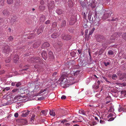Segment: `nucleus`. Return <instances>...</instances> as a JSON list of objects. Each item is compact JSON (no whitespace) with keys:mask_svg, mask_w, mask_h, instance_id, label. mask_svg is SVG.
I'll use <instances>...</instances> for the list:
<instances>
[{"mask_svg":"<svg viewBox=\"0 0 126 126\" xmlns=\"http://www.w3.org/2000/svg\"><path fill=\"white\" fill-rule=\"evenodd\" d=\"M122 33L121 32H116L114 33L110 37V39L114 40L117 38H119L121 36Z\"/></svg>","mask_w":126,"mask_h":126,"instance_id":"f257e3e1","label":"nucleus"},{"mask_svg":"<svg viewBox=\"0 0 126 126\" xmlns=\"http://www.w3.org/2000/svg\"><path fill=\"white\" fill-rule=\"evenodd\" d=\"M72 75L71 74H66V76L67 78V79L68 81V83H70V84H73L75 82L74 81V78L71 77Z\"/></svg>","mask_w":126,"mask_h":126,"instance_id":"f03ea898","label":"nucleus"},{"mask_svg":"<svg viewBox=\"0 0 126 126\" xmlns=\"http://www.w3.org/2000/svg\"><path fill=\"white\" fill-rule=\"evenodd\" d=\"M41 61L40 58L37 57H32L31 59V62L32 63H38L39 62L41 63Z\"/></svg>","mask_w":126,"mask_h":126,"instance_id":"7ed1b4c3","label":"nucleus"},{"mask_svg":"<svg viewBox=\"0 0 126 126\" xmlns=\"http://www.w3.org/2000/svg\"><path fill=\"white\" fill-rule=\"evenodd\" d=\"M60 79L61 81V84L66 85L68 83V81L67 80V78H65L64 77L62 76L61 77Z\"/></svg>","mask_w":126,"mask_h":126,"instance_id":"20e7f679","label":"nucleus"},{"mask_svg":"<svg viewBox=\"0 0 126 126\" xmlns=\"http://www.w3.org/2000/svg\"><path fill=\"white\" fill-rule=\"evenodd\" d=\"M62 38L65 40H70L71 37L68 34H63L62 35Z\"/></svg>","mask_w":126,"mask_h":126,"instance_id":"39448f33","label":"nucleus"},{"mask_svg":"<svg viewBox=\"0 0 126 126\" xmlns=\"http://www.w3.org/2000/svg\"><path fill=\"white\" fill-rule=\"evenodd\" d=\"M111 13V12H107L105 13L103 15L102 19L103 20H104L108 18L110 16Z\"/></svg>","mask_w":126,"mask_h":126,"instance_id":"423d86ee","label":"nucleus"},{"mask_svg":"<svg viewBox=\"0 0 126 126\" xmlns=\"http://www.w3.org/2000/svg\"><path fill=\"white\" fill-rule=\"evenodd\" d=\"M10 50V47L8 46H5L3 49V51L4 52L7 53H8Z\"/></svg>","mask_w":126,"mask_h":126,"instance_id":"0eeeda50","label":"nucleus"},{"mask_svg":"<svg viewBox=\"0 0 126 126\" xmlns=\"http://www.w3.org/2000/svg\"><path fill=\"white\" fill-rule=\"evenodd\" d=\"M30 111L29 110H25L23 111L21 115L22 117H26L29 114Z\"/></svg>","mask_w":126,"mask_h":126,"instance_id":"6e6552de","label":"nucleus"},{"mask_svg":"<svg viewBox=\"0 0 126 126\" xmlns=\"http://www.w3.org/2000/svg\"><path fill=\"white\" fill-rule=\"evenodd\" d=\"M38 115L37 114H33L32 116L31 121V122L33 121L34 119H37V118Z\"/></svg>","mask_w":126,"mask_h":126,"instance_id":"1a4fd4ad","label":"nucleus"},{"mask_svg":"<svg viewBox=\"0 0 126 126\" xmlns=\"http://www.w3.org/2000/svg\"><path fill=\"white\" fill-rule=\"evenodd\" d=\"M60 35V34L58 33H53L51 35V37L52 38H55L58 36Z\"/></svg>","mask_w":126,"mask_h":126,"instance_id":"9d476101","label":"nucleus"},{"mask_svg":"<svg viewBox=\"0 0 126 126\" xmlns=\"http://www.w3.org/2000/svg\"><path fill=\"white\" fill-rule=\"evenodd\" d=\"M42 56L43 58L45 60H46L47 57V54L45 51H43L42 53Z\"/></svg>","mask_w":126,"mask_h":126,"instance_id":"9b49d317","label":"nucleus"},{"mask_svg":"<svg viewBox=\"0 0 126 126\" xmlns=\"http://www.w3.org/2000/svg\"><path fill=\"white\" fill-rule=\"evenodd\" d=\"M19 59V56L17 55H15L14 58V62L15 63H17V62L18 61Z\"/></svg>","mask_w":126,"mask_h":126,"instance_id":"f8f14e48","label":"nucleus"},{"mask_svg":"<svg viewBox=\"0 0 126 126\" xmlns=\"http://www.w3.org/2000/svg\"><path fill=\"white\" fill-rule=\"evenodd\" d=\"M126 78V74L124 73L121 74L119 76V78L121 80H122L124 78Z\"/></svg>","mask_w":126,"mask_h":126,"instance_id":"ddd939ff","label":"nucleus"},{"mask_svg":"<svg viewBox=\"0 0 126 126\" xmlns=\"http://www.w3.org/2000/svg\"><path fill=\"white\" fill-rule=\"evenodd\" d=\"M49 45L48 43L47 42H45L43 44L42 47L43 48H46L49 47Z\"/></svg>","mask_w":126,"mask_h":126,"instance_id":"4468645a","label":"nucleus"},{"mask_svg":"<svg viewBox=\"0 0 126 126\" xmlns=\"http://www.w3.org/2000/svg\"><path fill=\"white\" fill-rule=\"evenodd\" d=\"M48 56L50 59H53L54 58V56L52 52L50 51L48 53Z\"/></svg>","mask_w":126,"mask_h":126,"instance_id":"2eb2a0df","label":"nucleus"},{"mask_svg":"<svg viewBox=\"0 0 126 126\" xmlns=\"http://www.w3.org/2000/svg\"><path fill=\"white\" fill-rule=\"evenodd\" d=\"M17 22V20L16 18L15 17L12 18L11 20V22L12 24H15Z\"/></svg>","mask_w":126,"mask_h":126,"instance_id":"dca6fc26","label":"nucleus"},{"mask_svg":"<svg viewBox=\"0 0 126 126\" xmlns=\"http://www.w3.org/2000/svg\"><path fill=\"white\" fill-rule=\"evenodd\" d=\"M76 20L75 18H73V19H71V20L69 22V24L71 25H73L75 22Z\"/></svg>","mask_w":126,"mask_h":126,"instance_id":"f3484780","label":"nucleus"},{"mask_svg":"<svg viewBox=\"0 0 126 126\" xmlns=\"http://www.w3.org/2000/svg\"><path fill=\"white\" fill-rule=\"evenodd\" d=\"M40 44V43L39 42L35 43L33 44V47L34 48H36L38 47L39 46Z\"/></svg>","mask_w":126,"mask_h":126,"instance_id":"a211bd4d","label":"nucleus"},{"mask_svg":"<svg viewBox=\"0 0 126 126\" xmlns=\"http://www.w3.org/2000/svg\"><path fill=\"white\" fill-rule=\"evenodd\" d=\"M21 90V89H16L13 90L12 91V92H13V93L17 92V93H20V92L19 91Z\"/></svg>","mask_w":126,"mask_h":126,"instance_id":"6ab92c4d","label":"nucleus"},{"mask_svg":"<svg viewBox=\"0 0 126 126\" xmlns=\"http://www.w3.org/2000/svg\"><path fill=\"white\" fill-rule=\"evenodd\" d=\"M3 13L5 15H8L9 14V13L8 11L6 10H4L3 11Z\"/></svg>","mask_w":126,"mask_h":126,"instance_id":"aec40b11","label":"nucleus"},{"mask_svg":"<svg viewBox=\"0 0 126 126\" xmlns=\"http://www.w3.org/2000/svg\"><path fill=\"white\" fill-rule=\"evenodd\" d=\"M43 30V29L42 28H39L37 31V33L38 35L39 34L42 32Z\"/></svg>","mask_w":126,"mask_h":126,"instance_id":"412c9836","label":"nucleus"},{"mask_svg":"<svg viewBox=\"0 0 126 126\" xmlns=\"http://www.w3.org/2000/svg\"><path fill=\"white\" fill-rule=\"evenodd\" d=\"M39 9L40 10L43 11L45 9V7L43 5H40L39 6Z\"/></svg>","mask_w":126,"mask_h":126,"instance_id":"4be33fe9","label":"nucleus"},{"mask_svg":"<svg viewBox=\"0 0 126 126\" xmlns=\"http://www.w3.org/2000/svg\"><path fill=\"white\" fill-rule=\"evenodd\" d=\"M48 111V110H42L41 112L44 115L46 116L47 114V112Z\"/></svg>","mask_w":126,"mask_h":126,"instance_id":"5701e85b","label":"nucleus"},{"mask_svg":"<svg viewBox=\"0 0 126 126\" xmlns=\"http://www.w3.org/2000/svg\"><path fill=\"white\" fill-rule=\"evenodd\" d=\"M66 25V21L64 20H62V23L61 24V26L62 27H64Z\"/></svg>","mask_w":126,"mask_h":126,"instance_id":"b1692460","label":"nucleus"},{"mask_svg":"<svg viewBox=\"0 0 126 126\" xmlns=\"http://www.w3.org/2000/svg\"><path fill=\"white\" fill-rule=\"evenodd\" d=\"M79 112L80 114H82L83 115H85V111L83 110H79Z\"/></svg>","mask_w":126,"mask_h":126,"instance_id":"393cba45","label":"nucleus"},{"mask_svg":"<svg viewBox=\"0 0 126 126\" xmlns=\"http://www.w3.org/2000/svg\"><path fill=\"white\" fill-rule=\"evenodd\" d=\"M117 76L115 74H113L111 77V78L115 80L117 78Z\"/></svg>","mask_w":126,"mask_h":126,"instance_id":"a878e982","label":"nucleus"},{"mask_svg":"<svg viewBox=\"0 0 126 126\" xmlns=\"http://www.w3.org/2000/svg\"><path fill=\"white\" fill-rule=\"evenodd\" d=\"M49 114L51 115L54 116L55 115V113L53 110H50L49 112Z\"/></svg>","mask_w":126,"mask_h":126,"instance_id":"bb28decb","label":"nucleus"},{"mask_svg":"<svg viewBox=\"0 0 126 126\" xmlns=\"http://www.w3.org/2000/svg\"><path fill=\"white\" fill-rule=\"evenodd\" d=\"M57 13L59 15H61L63 13L62 11L60 9H58L57 11Z\"/></svg>","mask_w":126,"mask_h":126,"instance_id":"cd10ccee","label":"nucleus"},{"mask_svg":"<svg viewBox=\"0 0 126 126\" xmlns=\"http://www.w3.org/2000/svg\"><path fill=\"white\" fill-rule=\"evenodd\" d=\"M14 2L13 0H7V2L8 4H12Z\"/></svg>","mask_w":126,"mask_h":126,"instance_id":"c85d7f7f","label":"nucleus"},{"mask_svg":"<svg viewBox=\"0 0 126 126\" xmlns=\"http://www.w3.org/2000/svg\"><path fill=\"white\" fill-rule=\"evenodd\" d=\"M45 16H44V15L40 17V20H41L42 19H43V20H42H42H41V22H44L45 21Z\"/></svg>","mask_w":126,"mask_h":126,"instance_id":"c756f323","label":"nucleus"},{"mask_svg":"<svg viewBox=\"0 0 126 126\" xmlns=\"http://www.w3.org/2000/svg\"><path fill=\"white\" fill-rule=\"evenodd\" d=\"M11 58L9 57H8L6 58L5 60V62L7 63H9L11 61Z\"/></svg>","mask_w":126,"mask_h":126,"instance_id":"7c9ffc66","label":"nucleus"},{"mask_svg":"<svg viewBox=\"0 0 126 126\" xmlns=\"http://www.w3.org/2000/svg\"><path fill=\"white\" fill-rule=\"evenodd\" d=\"M47 90V88H45L44 89H42L39 92V94L42 93L46 91Z\"/></svg>","mask_w":126,"mask_h":126,"instance_id":"2f4dec72","label":"nucleus"},{"mask_svg":"<svg viewBox=\"0 0 126 126\" xmlns=\"http://www.w3.org/2000/svg\"><path fill=\"white\" fill-rule=\"evenodd\" d=\"M103 38V36L102 35H99L98 36V39H100V40H99V41H101L102 40V39Z\"/></svg>","mask_w":126,"mask_h":126,"instance_id":"473e14b6","label":"nucleus"},{"mask_svg":"<svg viewBox=\"0 0 126 126\" xmlns=\"http://www.w3.org/2000/svg\"><path fill=\"white\" fill-rule=\"evenodd\" d=\"M123 38L126 40V33H124L122 36Z\"/></svg>","mask_w":126,"mask_h":126,"instance_id":"72a5a7b5","label":"nucleus"},{"mask_svg":"<svg viewBox=\"0 0 126 126\" xmlns=\"http://www.w3.org/2000/svg\"><path fill=\"white\" fill-rule=\"evenodd\" d=\"M14 39V38L12 36H10L8 38V40L12 41Z\"/></svg>","mask_w":126,"mask_h":126,"instance_id":"f704fd0d","label":"nucleus"},{"mask_svg":"<svg viewBox=\"0 0 126 126\" xmlns=\"http://www.w3.org/2000/svg\"><path fill=\"white\" fill-rule=\"evenodd\" d=\"M108 54L109 55H112L114 54V52L112 50H110L108 52Z\"/></svg>","mask_w":126,"mask_h":126,"instance_id":"c9c22d12","label":"nucleus"},{"mask_svg":"<svg viewBox=\"0 0 126 126\" xmlns=\"http://www.w3.org/2000/svg\"><path fill=\"white\" fill-rule=\"evenodd\" d=\"M21 85V83L20 82H18L16 84V86L17 87H18Z\"/></svg>","mask_w":126,"mask_h":126,"instance_id":"e433bc0d","label":"nucleus"},{"mask_svg":"<svg viewBox=\"0 0 126 126\" xmlns=\"http://www.w3.org/2000/svg\"><path fill=\"white\" fill-rule=\"evenodd\" d=\"M75 118L76 119L75 120V121H73V122L74 123L75 122H80L79 119L78 118Z\"/></svg>","mask_w":126,"mask_h":126,"instance_id":"4c0bfd02","label":"nucleus"},{"mask_svg":"<svg viewBox=\"0 0 126 126\" xmlns=\"http://www.w3.org/2000/svg\"><path fill=\"white\" fill-rule=\"evenodd\" d=\"M10 89V88L9 87H7L5 88L3 90V91H4L5 90L8 91Z\"/></svg>","mask_w":126,"mask_h":126,"instance_id":"58836bf2","label":"nucleus"},{"mask_svg":"<svg viewBox=\"0 0 126 126\" xmlns=\"http://www.w3.org/2000/svg\"><path fill=\"white\" fill-rule=\"evenodd\" d=\"M103 79L104 80H105V81H106V82H109L110 83V82L109 81H108L107 80V79L106 78V77H103Z\"/></svg>","mask_w":126,"mask_h":126,"instance_id":"ea45409f","label":"nucleus"},{"mask_svg":"<svg viewBox=\"0 0 126 126\" xmlns=\"http://www.w3.org/2000/svg\"><path fill=\"white\" fill-rule=\"evenodd\" d=\"M109 62L106 63L105 62H104V64L105 66H107L110 64Z\"/></svg>","mask_w":126,"mask_h":126,"instance_id":"a19ab883","label":"nucleus"},{"mask_svg":"<svg viewBox=\"0 0 126 126\" xmlns=\"http://www.w3.org/2000/svg\"><path fill=\"white\" fill-rule=\"evenodd\" d=\"M100 123L102 124H104L105 123V122L104 121L102 120H100Z\"/></svg>","mask_w":126,"mask_h":126,"instance_id":"79ce46f5","label":"nucleus"},{"mask_svg":"<svg viewBox=\"0 0 126 126\" xmlns=\"http://www.w3.org/2000/svg\"><path fill=\"white\" fill-rule=\"evenodd\" d=\"M66 98V96L64 95H63L61 97V98L62 99H65Z\"/></svg>","mask_w":126,"mask_h":126,"instance_id":"37998d69","label":"nucleus"},{"mask_svg":"<svg viewBox=\"0 0 126 126\" xmlns=\"http://www.w3.org/2000/svg\"><path fill=\"white\" fill-rule=\"evenodd\" d=\"M67 122V121L65 119H64L61 122V123H62L63 124L65 123V122Z\"/></svg>","mask_w":126,"mask_h":126,"instance_id":"c03bdc74","label":"nucleus"},{"mask_svg":"<svg viewBox=\"0 0 126 126\" xmlns=\"http://www.w3.org/2000/svg\"><path fill=\"white\" fill-rule=\"evenodd\" d=\"M93 32V31L91 30L89 32V33L88 34V36H90V35L92 34Z\"/></svg>","mask_w":126,"mask_h":126,"instance_id":"a18cd8bd","label":"nucleus"},{"mask_svg":"<svg viewBox=\"0 0 126 126\" xmlns=\"http://www.w3.org/2000/svg\"><path fill=\"white\" fill-rule=\"evenodd\" d=\"M52 26L53 27H56L57 26V24L56 23H52Z\"/></svg>","mask_w":126,"mask_h":126,"instance_id":"49530a36","label":"nucleus"},{"mask_svg":"<svg viewBox=\"0 0 126 126\" xmlns=\"http://www.w3.org/2000/svg\"><path fill=\"white\" fill-rule=\"evenodd\" d=\"M79 72L78 71H77L74 73V75L75 76V75H77V74H79Z\"/></svg>","mask_w":126,"mask_h":126,"instance_id":"de8ad7c7","label":"nucleus"},{"mask_svg":"<svg viewBox=\"0 0 126 126\" xmlns=\"http://www.w3.org/2000/svg\"><path fill=\"white\" fill-rule=\"evenodd\" d=\"M4 21V20L3 18H0V24L1 23H2Z\"/></svg>","mask_w":126,"mask_h":126,"instance_id":"09e8293b","label":"nucleus"},{"mask_svg":"<svg viewBox=\"0 0 126 126\" xmlns=\"http://www.w3.org/2000/svg\"><path fill=\"white\" fill-rule=\"evenodd\" d=\"M18 116V114L17 113H16L14 114V116L16 117H17Z\"/></svg>","mask_w":126,"mask_h":126,"instance_id":"8fccbe9b","label":"nucleus"},{"mask_svg":"<svg viewBox=\"0 0 126 126\" xmlns=\"http://www.w3.org/2000/svg\"><path fill=\"white\" fill-rule=\"evenodd\" d=\"M50 20H47L45 22V24H49L50 23Z\"/></svg>","mask_w":126,"mask_h":126,"instance_id":"3c124183","label":"nucleus"},{"mask_svg":"<svg viewBox=\"0 0 126 126\" xmlns=\"http://www.w3.org/2000/svg\"><path fill=\"white\" fill-rule=\"evenodd\" d=\"M99 23L98 22H95L94 23L95 25L98 26L99 25Z\"/></svg>","mask_w":126,"mask_h":126,"instance_id":"603ef678","label":"nucleus"},{"mask_svg":"<svg viewBox=\"0 0 126 126\" xmlns=\"http://www.w3.org/2000/svg\"><path fill=\"white\" fill-rule=\"evenodd\" d=\"M113 115L112 113L108 115V117H111L113 116Z\"/></svg>","mask_w":126,"mask_h":126,"instance_id":"864d4df0","label":"nucleus"},{"mask_svg":"<svg viewBox=\"0 0 126 126\" xmlns=\"http://www.w3.org/2000/svg\"><path fill=\"white\" fill-rule=\"evenodd\" d=\"M114 118L113 117H111L109 119V120L110 121H111L113 120L114 119Z\"/></svg>","mask_w":126,"mask_h":126,"instance_id":"5fc2aeb1","label":"nucleus"},{"mask_svg":"<svg viewBox=\"0 0 126 126\" xmlns=\"http://www.w3.org/2000/svg\"><path fill=\"white\" fill-rule=\"evenodd\" d=\"M88 29H86L85 31V35H87V33H88Z\"/></svg>","mask_w":126,"mask_h":126,"instance_id":"6e6d98bb","label":"nucleus"},{"mask_svg":"<svg viewBox=\"0 0 126 126\" xmlns=\"http://www.w3.org/2000/svg\"><path fill=\"white\" fill-rule=\"evenodd\" d=\"M4 73V70H2L0 71V74H2Z\"/></svg>","mask_w":126,"mask_h":126,"instance_id":"4d7b16f0","label":"nucleus"},{"mask_svg":"<svg viewBox=\"0 0 126 126\" xmlns=\"http://www.w3.org/2000/svg\"><path fill=\"white\" fill-rule=\"evenodd\" d=\"M40 3L41 5H43L44 3V2L43 0H41L40 2Z\"/></svg>","mask_w":126,"mask_h":126,"instance_id":"13d9d810","label":"nucleus"},{"mask_svg":"<svg viewBox=\"0 0 126 126\" xmlns=\"http://www.w3.org/2000/svg\"><path fill=\"white\" fill-rule=\"evenodd\" d=\"M78 51L79 54H81L82 51L81 49H79Z\"/></svg>","mask_w":126,"mask_h":126,"instance_id":"bf43d9fd","label":"nucleus"},{"mask_svg":"<svg viewBox=\"0 0 126 126\" xmlns=\"http://www.w3.org/2000/svg\"><path fill=\"white\" fill-rule=\"evenodd\" d=\"M88 18L89 20L90 21H91L92 20V19H91V17L90 16H88Z\"/></svg>","mask_w":126,"mask_h":126,"instance_id":"052dcab7","label":"nucleus"},{"mask_svg":"<svg viewBox=\"0 0 126 126\" xmlns=\"http://www.w3.org/2000/svg\"><path fill=\"white\" fill-rule=\"evenodd\" d=\"M20 95H16L15 96V98H17V99H18V98H19L20 97Z\"/></svg>","mask_w":126,"mask_h":126,"instance_id":"680f3d73","label":"nucleus"},{"mask_svg":"<svg viewBox=\"0 0 126 126\" xmlns=\"http://www.w3.org/2000/svg\"><path fill=\"white\" fill-rule=\"evenodd\" d=\"M121 85L123 86H126V83H123L121 84Z\"/></svg>","mask_w":126,"mask_h":126,"instance_id":"e2e57ef3","label":"nucleus"},{"mask_svg":"<svg viewBox=\"0 0 126 126\" xmlns=\"http://www.w3.org/2000/svg\"><path fill=\"white\" fill-rule=\"evenodd\" d=\"M118 20V19L117 18H112V20L113 21H117Z\"/></svg>","mask_w":126,"mask_h":126,"instance_id":"0e129e2a","label":"nucleus"},{"mask_svg":"<svg viewBox=\"0 0 126 126\" xmlns=\"http://www.w3.org/2000/svg\"><path fill=\"white\" fill-rule=\"evenodd\" d=\"M83 17L84 18L86 19V14L85 13H83Z\"/></svg>","mask_w":126,"mask_h":126,"instance_id":"69168bd1","label":"nucleus"},{"mask_svg":"<svg viewBox=\"0 0 126 126\" xmlns=\"http://www.w3.org/2000/svg\"><path fill=\"white\" fill-rule=\"evenodd\" d=\"M57 74V72H54L53 74L52 75V76H55Z\"/></svg>","mask_w":126,"mask_h":126,"instance_id":"338daca9","label":"nucleus"},{"mask_svg":"<svg viewBox=\"0 0 126 126\" xmlns=\"http://www.w3.org/2000/svg\"><path fill=\"white\" fill-rule=\"evenodd\" d=\"M96 124V122L95 121H94L93 122V125H94Z\"/></svg>","mask_w":126,"mask_h":126,"instance_id":"774afa93","label":"nucleus"}]
</instances>
